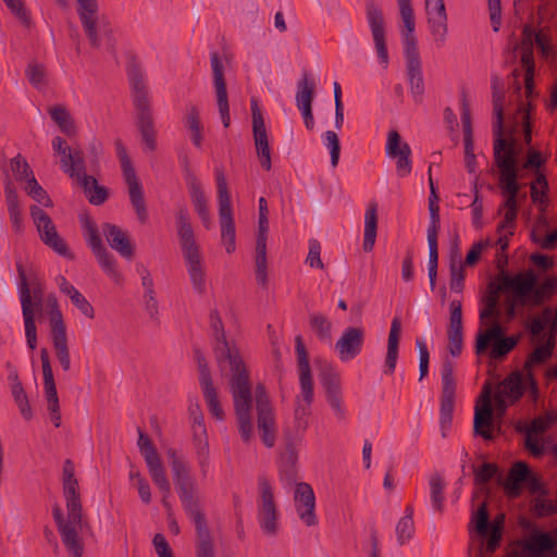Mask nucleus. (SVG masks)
Returning a JSON list of instances; mask_svg holds the SVG:
<instances>
[{
	"label": "nucleus",
	"mask_w": 557,
	"mask_h": 557,
	"mask_svg": "<svg viewBox=\"0 0 557 557\" xmlns=\"http://www.w3.org/2000/svg\"><path fill=\"white\" fill-rule=\"evenodd\" d=\"M209 320L211 333L215 341L213 350L216 362L222 374L230 375L228 385L233 397L238 432L243 442L249 443L253 434L251 420L252 391L249 373L238 348L227 341L224 324L218 310L210 311Z\"/></svg>",
	"instance_id": "nucleus-1"
},
{
	"label": "nucleus",
	"mask_w": 557,
	"mask_h": 557,
	"mask_svg": "<svg viewBox=\"0 0 557 557\" xmlns=\"http://www.w3.org/2000/svg\"><path fill=\"white\" fill-rule=\"evenodd\" d=\"M295 352L299 376L300 393L295 398L293 428L284 430L286 451L282 457L280 466V478L285 486L297 484V451L296 446L300 443L306 430L308 419L311 414L313 401V379L309 363V355L301 335L295 337Z\"/></svg>",
	"instance_id": "nucleus-2"
},
{
	"label": "nucleus",
	"mask_w": 557,
	"mask_h": 557,
	"mask_svg": "<svg viewBox=\"0 0 557 557\" xmlns=\"http://www.w3.org/2000/svg\"><path fill=\"white\" fill-rule=\"evenodd\" d=\"M52 150L60 156V168L71 178L76 180L84 189L88 201L94 206H100L109 197L108 189L98 184L97 180L86 174L85 156L82 149L72 148L61 136H55L51 141Z\"/></svg>",
	"instance_id": "nucleus-3"
},
{
	"label": "nucleus",
	"mask_w": 557,
	"mask_h": 557,
	"mask_svg": "<svg viewBox=\"0 0 557 557\" xmlns=\"http://www.w3.org/2000/svg\"><path fill=\"white\" fill-rule=\"evenodd\" d=\"M182 506L193 520L197 534V557H214L213 540L208 528L205 513L200 509L197 496V483L193 475L181 478L174 482Z\"/></svg>",
	"instance_id": "nucleus-4"
},
{
	"label": "nucleus",
	"mask_w": 557,
	"mask_h": 557,
	"mask_svg": "<svg viewBox=\"0 0 557 557\" xmlns=\"http://www.w3.org/2000/svg\"><path fill=\"white\" fill-rule=\"evenodd\" d=\"M18 273V293L22 306V313L25 326L27 346L34 350L37 346V329L35 324V312L41 311L44 307V285L36 276L28 277L21 261H16Z\"/></svg>",
	"instance_id": "nucleus-5"
},
{
	"label": "nucleus",
	"mask_w": 557,
	"mask_h": 557,
	"mask_svg": "<svg viewBox=\"0 0 557 557\" xmlns=\"http://www.w3.org/2000/svg\"><path fill=\"white\" fill-rule=\"evenodd\" d=\"M128 79L133 92V103L136 111V125L146 147L153 151L157 147L156 129L149 99L145 84V76L139 67L133 65L128 70Z\"/></svg>",
	"instance_id": "nucleus-6"
},
{
	"label": "nucleus",
	"mask_w": 557,
	"mask_h": 557,
	"mask_svg": "<svg viewBox=\"0 0 557 557\" xmlns=\"http://www.w3.org/2000/svg\"><path fill=\"white\" fill-rule=\"evenodd\" d=\"M76 12L89 45L98 49L103 39H111V24L107 16L100 13L98 0H76Z\"/></svg>",
	"instance_id": "nucleus-7"
},
{
	"label": "nucleus",
	"mask_w": 557,
	"mask_h": 557,
	"mask_svg": "<svg viewBox=\"0 0 557 557\" xmlns=\"http://www.w3.org/2000/svg\"><path fill=\"white\" fill-rule=\"evenodd\" d=\"M79 222L87 246L95 255L99 265L111 280H113L116 284H120L123 280V276L117 270L114 256L108 251L102 243L100 230L97 223L88 214L79 215Z\"/></svg>",
	"instance_id": "nucleus-8"
},
{
	"label": "nucleus",
	"mask_w": 557,
	"mask_h": 557,
	"mask_svg": "<svg viewBox=\"0 0 557 557\" xmlns=\"http://www.w3.org/2000/svg\"><path fill=\"white\" fill-rule=\"evenodd\" d=\"M215 181L221 225V240L227 253L235 251V223L231 205V195L222 168H215Z\"/></svg>",
	"instance_id": "nucleus-9"
},
{
	"label": "nucleus",
	"mask_w": 557,
	"mask_h": 557,
	"mask_svg": "<svg viewBox=\"0 0 557 557\" xmlns=\"http://www.w3.org/2000/svg\"><path fill=\"white\" fill-rule=\"evenodd\" d=\"M116 154L121 162L123 176L127 185L131 205L137 215L138 221L145 224L148 221V211L144 197L143 186L136 175L135 169L132 165L131 159L121 139L114 141Z\"/></svg>",
	"instance_id": "nucleus-10"
},
{
	"label": "nucleus",
	"mask_w": 557,
	"mask_h": 557,
	"mask_svg": "<svg viewBox=\"0 0 557 557\" xmlns=\"http://www.w3.org/2000/svg\"><path fill=\"white\" fill-rule=\"evenodd\" d=\"M518 341L516 336H506L499 321H495L492 322L491 327L478 333L475 354L482 355L491 346L490 357L495 360H502L518 345Z\"/></svg>",
	"instance_id": "nucleus-11"
},
{
	"label": "nucleus",
	"mask_w": 557,
	"mask_h": 557,
	"mask_svg": "<svg viewBox=\"0 0 557 557\" xmlns=\"http://www.w3.org/2000/svg\"><path fill=\"white\" fill-rule=\"evenodd\" d=\"M554 424H557V411L546 410L539 414L524 426H517V431L525 435L524 448L534 457L541 458L545 455L544 443L540 436L544 435Z\"/></svg>",
	"instance_id": "nucleus-12"
},
{
	"label": "nucleus",
	"mask_w": 557,
	"mask_h": 557,
	"mask_svg": "<svg viewBox=\"0 0 557 557\" xmlns=\"http://www.w3.org/2000/svg\"><path fill=\"white\" fill-rule=\"evenodd\" d=\"M442 394L440 409V425L442 436L446 437L453 421L455 406L456 381L454 377V364L445 359L442 366Z\"/></svg>",
	"instance_id": "nucleus-13"
},
{
	"label": "nucleus",
	"mask_w": 557,
	"mask_h": 557,
	"mask_svg": "<svg viewBox=\"0 0 557 557\" xmlns=\"http://www.w3.org/2000/svg\"><path fill=\"white\" fill-rule=\"evenodd\" d=\"M258 521L263 532L274 535L277 532V510L272 485L265 475L258 476Z\"/></svg>",
	"instance_id": "nucleus-14"
},
{
	"label": "nucleus",
	"mask_w": 557,
	"mask_h": 557,
	"mask_svg": "<svg viewBox=\"0 0 557 557\" xmlns=\"http://www.w3.org/2000/svg\"><path fill=\"white\" fill-rule=\"evenodd\" d=\"M399 7V14L403 21L401 37L404 44V54L406 59V66L421 64L420 53L417 46V38L414 36V14L411 7V0H397Z\"/></svg>",
	"instance_id": "nucleus-15"
},
{
	"label": "nucleus",
	"mask_w": 557,
	"mask_h": 557,
	"mask_svg": "<svg viewBox=\"0 0 557 557\" xmlns=\"http://www.w3.org/2000/svg\"><path fill=\"white\" fill-rule=\"evenodd\" d=\"M494 136V158L499 169V183L518 182L519 174L513 139L506 140L504 134Z\"/></svg>",
	"instance_id": "nucleus-16"
},
{
	"label": "nucleus",
	"mask_w": 557,
	"mask_h": 557,
	"mask_svg": "<svg viewBox=\"0 0 557 557\" xmlns=\"http://www.w3.org/2000/svg\"><path fill=\"white\" fill-rule=\"evenodd\" d=\"M256 409L261 441L268 448H272L276 441V424L272 406L262 385H258L256 388Z\"/></svg>",
	"instance_id": "nucleus-17"
},
{
	"label": "nucleus",
	"mask_w": 557,
	"mask_h": 557,
	"mask_svg": "<svg viewBox=\"0 0 557 557\" xmlns=\"http://www.w3.org/2000/svg\"><path fill=\"white\" fill-rule=\"evenodd\" d=\"M210 62L212 67L213 86L216 98V106L222 124L227 128L231 124L228 96L224 77V65L216 52L211 53Z\"/></svg>",
	"instance_id": "nucleus-18"
},
{
	"label": "nucleus",
	"mask_w": 557,
	"mask_h": 557,
	"mask_svg": "<svg viewBox=\"0 0 557 557\" xmlns=\"http://www.w3.org/2000/svg\"><path fill=\"white\" fill-rule=\"evenodd\" d=\"M385 153L388 158L396 160L398 176L406 177L411 173V148L406 141L401 140V136L396 129H392L387 134Z\"/></svg>",
	"instance_id": "nucleus-19"
},
{
	"label": "nucleus",
	"mask_w": 557,
	"mask_h": 557,
	"mask_svg": "<svg viewBox=\"0 0 557 557\" xmlns=\"http://www.w3.org/2000/svg\"><path fill=\"white\" fill-rule=\"evenodd\" d=\"M366 11L379 61L386 67L388 64V52L385 42V25L382 10L374 2H368Z\"/></svg>",
	"instance_id": "nucleus-20"
},
{
	"label": "nucleus",
	"mask_w": 557,
	"mask_h": 557,
	"mask_svg": "<svg viewBox=\"0 0 557 557\" xmlns=\"http://www.w3.org/2000/svg\"><path fill=\"white\" fill-rule=\"evenodd\" d=\"M521 549L525 557H557V540L552 533L535 529L521 543Z\"/></svg>",
	"instance_id": "nucleus-21"
},
{
	"label": "nucleus",
	"mask_w": 557,
	"mask_h": 557,
	"mask_svg": "<svg viewBox=\"0 0 557 557\" xmlns=\"http://www.w3.org/2000/svg\"><path fill=\"white\" fill-rule=\"evenodd\" d=\"M425 11L434 41L437 47H443L448 30L444 0H425Z\"/></svg>",
	"instance_id": "nucleus-22"
},
{
	"label": "nucleus",
	"mask_w": 557,
	"mask_h": 557,
	"mask_svg": "<svg viewBox=\"0 0 557 557\" xmlns=\"http://www.w3.org/2000/svg\"><path fill=\"white\" fill-rule=\"evenodd\" d=\"M294 503L299 519L307 525L318 523L315 516V496L310 484L301 482L295 486Z\"/></svg>",
	"instance_id": "nucleus-23"
},
{
	"label": "nucleus",
	"mask_w": 557,
	"mask_h": 557,
	"mask_svg": "<svg viewBox=\"0 0 557 557\" xmlns=\"http://www.w3.org/2000/svg\"><path fill=\"white\" fill-rule=\"evenodd\" d=\"M520 276L531 282L530 290L524 294L531 306H542L557 292V275L547 276L540 286L536 285L537 277L532 270L520 273Z\"/></svg>",
	"instance_id": "nucleus-24"
},
{
	"label": "nucleus",
	"mask_w": 557,
	"mask_h": 557,
	"mask_svg": "<svg viewBox=\"0 0 557 557\" xmlns=\"http://www.w3.org/2000/svg\"><path fill=\"white\" fill-rule=\"evenodd\" d=\"M531 286V282L523 280L520 273L512 276L502 271L494 281L488 283L486 294L499 298L500 293H510L519 298L524 296Z\"/></svg>",
	"instance_id": "nucleus-25"
},
{
	"label": "nucleus",
	"mask_w": 557,
	"mask_h": 557,
	"mask_svg": "<svg viewBox=\"0 0 557 557\" xmlns=\"http://www.w3.org/2000/svg\"><path fill=\"white\" fill-rule=\"evenodd\" d=\"M364 336L366 333L362 327L349 326L345 329L335 344V350L339 359L342 361L355 359L362 350Z\"/></svg>",
	"instance_id": "nucleus-26"
},
{
	"label": "nucleus",
	"mask_w": 557,
	"mask_h": 557,
	"mask_svg": "<svg viewBox=\"0 0 557 557\" xmlns=\"http://www.w3.org/2000/svg\"><path fill=\"white\" fill-rule=\"evenodd\" d=\"M52 516L65 548L73 555V557H82L84 553V545L78 536L77 529L72 525L69 519L67 521L64 520L62 509L59 505H55L52 508Z\"/></svg>",
	"instance_id": "nucleus-27"
},
{
	"label": "nucleus",
	"mask_w": 557,
	"mask_h": 557,
	"mask_svg": "<svg viewBox=\"0 0 557 557\" xmlns=\"http://www.w3.org/2000/svg\"><path fill=\"white\" fill-rule=\"evenodd\" d=\"M493 408L491 404V391L488 385L483 389V401L475 406L473 430L476 435L482 436L486 441L494 438L493 430Z\"/></svg>",
	"instance_id": "nucleus-28"
},
{
	"label": "nucleus",
	"mask_w": 557,
	"mask_h": 557,
	"mask_svg": "<svg viewBox=\"0 0 557 557\" xmlns=\"http://www.w3.org/2000/svg\"><path fill=\"white\" fill-rule=\"evenodd\" d=\"M182 251L191 285L198 294L202 295L206 292V273L199 247Z\"/></svg>",
	"instance_id": "nucleus-29"
},
{
	"label": "nucleus",
	"mask_w": 557,
	"mask_h": 557,
	"mask_svg": "<svg viewBox=\"0 0 557 557\" xmlns=\"http://www.w3.org/2000/svg\"><path fill=\"white\" fill-rule=\"evenodd\" d=\"M40 359L42 367V375H44V388L45 395L48 403V410L50 414L60 412L59 398L54 382V376L50 363V358L48 350L46 348H41L40 350Z\"/></svg>",
	"instance_id": "nucleus-30"
},
{
	"label": "nucleus",
	"mask_w": 557,
	"mask_h": 557,
	"mask_svg": "<svg viewBox=\"0 0 557 557\" xmlns=\"http://www.w3.org/2000/svg\"><path fill=\"white\" fill-rule=\"evenodd\" d=\"M101 231L112 249L117 251L124 258H132L134 248L127 234L117 225L111 223H103Z\"/></svg>",
	"instance_id": "nucleus-31"
},
{
	"label": "nucleus",
	"mask_w": 557,
	"mask_h": 557,
	"mask_svg": "<svg viewBox=\"0 0 557 557\" xmlns=\"http://www.w3.org/2000/svg\"><path fill=\"white\" fill-rule=\"evenodd\" d=\"M472 521L475 523L476 532L480 535L484 536L490 532V539L487 542V550L494 552L495 548L499 545L500 529L497 525L491 527L486 503H483L479 507V509L472 517Z\"/></svg>",
	"instance_id": "nucleus-32"
},
{
	"label": "nucleus",
	"mask_w": 557,
	"mask_h": 557,
	"mask_svg": "<svg viewBox=\"0 0 557 557\" xmlns=\"http://www.w3.org/2000/svg\"><path fill=\"white\" fill-rule=\"evenodd\" d=\"M492 98H493V111L495 115V122L493 123L494 135L504 134V100L505 90L503 87L502 79L498 75H493L491 81Z\"/></svg>",
	"instance_id": "nucleus-33"
},
{
	"label": "nucleus",
	"mask_w": 557,
	"mask_h": 557,
	"mask_svg": "<svg viewBox=\"0 0 557 557\" xmlns=\"http://www.w3.org/2000/svg\"><path fill=\"white\" fill-rule=\"evenodd\" d=\"M175 219L182 250L199 247L196 243L194 231L190 224L189 213L185 206L177 208Z\"/></svg>",
	"instance_id": "nucleus-34"
},
{
	"label": "nucleus",
	"mask_w": 557,
	"mask_h": 557,
	"mask_svg": "<svg viewBox=\"0 0 557 557\" xmlns=\"http://www.w3.org/2000/svg\"><path fill=\"white\" fill-rule=\"evenodd\" d=\"M252 134L260 164L264 170L270 171L272 166L271 150L264 122L258 120V124L252 125Z\"/></svg>",
	"instance_id": "nucleus-35"
},
{
	"label": "nucleus",
	"mask_w": 557,
	"mask_h": 557,
	"mask_svg": "<svg viewBox=\"0 0 557 557\" xmlns=\"http://www.w3.org/2000/svg\"><path fill=\"white\" fill-rule=\"evenodd\" d=\"M401 331V323L399 318H394L391 324V330L387 339V352L384 362V373L392 374L395 371L398 359L399 336Z\"/></svg>",
	"instance_id": "nucleus-36"
},
{
	"label": "nucleus",
	"mask_w": 557,
	"mask_h": 557,
	"mask_svg": "<svg viewBox=\"0 0 557 557\" xmlns=\"http://www.w3.org/2000/svg\"><path fill=\"white\" fill-rule=\"evenodd\" d=\"M531 473L532 471L525 462H516L504 484L507 495L512 498L518 497L521 494V484L528 480Z\"/></svg>",
	"instance_id": "nucleus-37"
},
{
	"label": "nucleus",
	"mask_w": 557,
	"mask_h": 557,
	"mask_svg": "<svg viewBox=\"0 0 557 557\" xmlns=\"http://www.w3.org/2000/svg\"><path fill=\"white\" fill-rule=\"evenodd\" d=\"M525 392V373L511 372L500 384L499 393L511 404L518 401Z\"/></svg>",
	"instance_id": "nucleus-38"
},
{
	"label": "nucleus",
	"mask_w": 557,
	"mask_h": 557,
	"mask_svg": "<svg viewBox=\"0 0 557 557\" xmlns=\"http://www.w3.org/2000/svg\"><path fill=\"white\" fill-rule=\"evenodd\" d=\"M519 196H506V199L500 205L498 209V213L500 214L504 210V218L502 222L497 225V232L500 234L505 228L509 230V235H513V231L516 228V221L519 211Z\"/></svg>",
	"instance_id": "nucleus-39"
},
{
	"label": "nucleus",
	"mask_w": 557,
	"mask_h": 557,
	"mask_svg": "<svg viewBox=\"0 0 557 557\" xmlns=\"http://www.w3.org/2000/svg\"><path fill=\"white\" fill-rule=\"evenodd\" d=\"M377 227V205L372 202L366 210L364 214V235H363V250L372 251Z\"/></svg>",
	"instance_id": "nucleus-40"
},
{
	"label": "nucleus",
	"mask_w": 557,
	"mask_h": 557,
	"mask_svg": "<svg viewBox=\"0 0 557 557\" xmlns=\"http://www.w3.org/2000/svg\"><path fill=\"white\" fill-rule=\"evenodd\" d=\"M55 356L64 371L71 369V356L67 346L66 329L61 331L50 332Z\"/></svg>",
	"instance_id": "nucleus-41"
},
{
	"label": "nucleus",
	"mask_w": 557,
	"mask_h": 557,
	"mask_svg": "<svg viewBox=\"0 0 557 557\" xmlns=\"http://www.w3.org/2000/svg\"><path fill=\"white\" fill-rule=\"evenodd\" d=\"M410 94L416 103H422L425 91L422 64L406 66Z\"/></svg>",
	"instance_id": "nucleus-42"
},
{
	"label": "nucleus",
	"mask_w": 557,
	"mask_h": 557,
	"mask_svg": "<svg viewBox=\"0 0 557 557\" xmlns=\"http://www.w3.org/2000/svg\"><path fill=\"white\" fill-rule=\"evenodd\" d=\"M314 88V82L309 79L308 74L305 73L302 78L297 83L296 104L298 110L312 108Z\"/></svg>",
	"instance_id": "nucleus-43"
},
{
	"label": "nucleus",
	"mask_w": 557,
	"mask_h": 557,
	"mask_svg": "<svg viewBox=\"0 0 557 557\" xmlns=\"http://www.w3.org/2000/svg\"><path fill=\"white\" fill-rule=\"evenodd\" d=\"M414 535L413 508L408 505L405 509V516L400 518L396 525L397 542L400 546L407 544Z\"/></svg>",
	"instance_id": "nucleus-44"
},
{
	"label": "nucleus",
	"mask_w": 557,
	"mask_h": 557,
	"mask_svg": "<svg viewBox=\"0 0 557 557\" xmlns=\"http://www.w3.org/2000/svg\"><path fill=\"white\" fill-rule=\"evenodd\" d=\"M40 239L58 255L67 260H74L75 255L70 250L65 240L59 235L55 225L52 227V231H47L42 234Z\"/></svg>",
	"instance_id": "nucleus-45"
},
{
	"label": "nucleus",
	"mask_w": 557,
	"mask_h": 557,
	"mask_svg": "<svg viewBox=\"0 0 557 557\" xmlns=\"http://www.w3.org/2000/svg\"><path fill=\"white\" fill-rule=\"evenodd\" d=\"M147 463V468L149 470V474L151 476L152 482L158 486L160 492L162 494H165V496L171 495V485L166 478V473L164 470V467L162 465V461L159 458H156L153 460H150Z\"/></svg>",
	"instance_id": "nucleus-46"
},
{
	"label": "nucleus",
	"mask_w": 557,
	"mask_h": 557,
	"mask_svg": "<svg viewBox=\"0 0 557 557\" xmlns=\"http://www.w3.org/2000/svg\"><path fill=\"white\" fill-rule=\"evenodd\" d=\"M49 114L63 134L70 137L76 134L74 121L65 107H52L49 109Z\"/></svg>",
	"instance_id": "nucleus-47"
},
{
	"label": "nucleus",
	"mask_w": 557,
	"mask_h": 557,
	"mask_svg": "<svg viewBox=\"0 0 557 557\" xmlns=\"http://www.w3.org/2000/svg\"><path fill=\"white\" fill-rule=\"evenodd\" d=\"M63 494L66 502L67 518L72 525L76 528L82 523L83 508L79 492L78 490H71L64 491Z\"/></svg>",
	"instance_id": "nucleus-48"
},
{
	"label": "nucleus",
	"mask_w": 557,
	"mask_h": 557,
	"mask_svg": "<svg viewBox=\"0 0 557 557\" xmlns=\"http://www.w3.org/2000/svg\"><path fill=\"white\" fill-rule=\"evenodd\" d=\"M185 125L191 133L193 144L197 148H200L202 145L203 136H202V129H201V124H200L199 110L194 104H190L187 107Z\"/></svg>",
	"instance_id": "nucleus-49"
},
{
	"label": "nucleus",
	"mask_w": 557,
	"mask_h": 557,
	"mask_svg": "<svg viewBox=\"0 0 557 557\" xmlns=\"http://www.w3.org/2000/svg\"><path fill=\"white\" fill-rule=\"evenodd\" d=\"M255 267H256L257 283L262 287H267V285H268L267 243H262V242L256 243Z\"/></svg>",
	"instance_id": "nucleus-50"
},
{
	"label": "nucleus",
	"mask_w": 557,
	"mask_h": 557,
	"mask_svg": "<svg viewBox=\"0 0 557 557\" xmlns=\"http://www.w3.org/2000/svg\"><path fill=\"white\" fill-rule=\"evenodd\" d=\"M25 75L29 84L36 89H42L48 84L46 66L36 61H32L27 64Z\"/></svg>",
	"instance_id": "nucleus-51"
},
{
	"label": "nucleus",
	"mask_w": 557,
	"mask_h": 557,
	"mask_svg": "<svg viewBox=\"0 0 557 557\" xmlns=\"http://www.w3.org/2000/svg\"><path fill=\"white\" fill-rule=\"evenodd\" d=\"M203 398L206 400V404L208 406V409L210 413L216 419V420H224V411L219 400L218 391L214 386V384L206 383L205 387H201Z\"/></svg>",
	"instance_id": "nucleus-52"
},
{
	"label": "nucleus",
	"mask_w": 557,
	"mask_h": 557,
	"mask_svg": "<svg viewBox=\"0 0 557 557\" xmlns=\"http://www.w3.org/2000/svg\"><path fill=\"white\" fill-rule=\"evenodd\" d=\"M309 324L321 341L331 339L332 322L324 314L320 312L311 313Z\"/></svg>",
	"instance_id": "nucleus-53"
},
{
	"label": "nucleus",
	"mask_w": 557,
	"mask_h": 557,
	"mask_svg": "<svg viewBox=\"0 0 557 557\" xmlns=\"http://www.w3.org/2000/svg\"><path fill=\"white\" fill-rule=\"evenodd\" d=\"M47 308L49 309L50 332L65 330L63 314L59 308L58 299L54 295L45 298Z\"/></svg>",
	"instance_id": "nucleus-54"
},
{
	"label": "nucleus",
	"mask_w": 557,
	"mask_h": 557,
	"mask_svg": "<svg viewBox=\"0 0 557 557\" xmlns=\"http://www.w3.org/2000/svg\"><path fill=\"white\" fill-rule=\"evenodd\" d=\"M553 319H554V308L546 306L543 308L540 317H534L530 321L528 329L532 335L539 336L540 334H542L544 332L545 329L550 330Z\"/></svg>",
	"instance_id": "nucleus-55"
},
{
	"label": "nucleus",
	"mask_w": 557,
	"mask_h": 557,
	"mask_svg": "<svg viewBox=\"0 0 557 557\" xmlns=\"http://www.w3.org/2000/svg\"><path fill=\"white\" fill-rule=\"evenodd\" d=\"M25 191L39 205L50 208L53 206L52 200L50 199L47 191L39 185L34 174L29 176L26 181Z\"/></svg>",
	"instance_id": "nucleus-56"
},
{
	"label": "nucleus",
	"mask_w": 557,
	"mask_h": 557,
	"mask_svg": "<svg viewBox=\"0 0 557 557\" xmlns=\"http://www.w3.org/2000/svg\"><path fill=\"white\" fill-rule=\"evenodd\" d=\"M11 393L23 418L30 420L33 418V411L21 381H16L15 384H12Z\"/></svg>",
	"instance_id": "nucleus-57"
},
{
	"label": "nucleus",
	"mask_w": 557,
	"mask_h": 557,
	"mask_svg": "<svg viewBox=\"0 0 557 557\" xmlns=\"http://www.w3.org/2000/svg\"><path fill=\"white\" fill-rule=\"evenodd\" d=\"M484 307L480 311V320L485 323L486 320L492 319L493 322L499 321L500 309L499 298L491 295H485L482 299Z\"/></svg>",
	"instance_id": "nucleus-58"
},
{
	"label": "nucleus",
	"mask_w": 557,
	"mask_h": 557,
	"mask_svg": "<svg viewBox=\"0 0 557 557\" xmlns=\"http://www.w3.org/2000/svg\"><path fill=\"white\" fill-rule=\"evenodd\" d=\"M166 454L170 458V465L174 482L180 480L181 478H187L191 475L188 465L181 456H178L175 449L170 448L168 449Z\"/></svg>",
	"instance_id": "nucleus-59"
},
{
	"label": "nucleus",
	"mask_w": 557,
	"mask_h": 557,
	"mask_svg": "<svg viewBox=\"0 0 557 557\" xmlns=\"http://www.w3.org/2000/svg\"><path fill=\"white\" fill-rule=\"evenodd\" d=\"M166 454L170 458V465L174 482L180 480L181 478H187L191 475L188 465L181 456H178L175 449L170 448L168 449Z\"/></svg>",
	"instance_id": "nucleus-60"
},
{
	"label": "nucleus",
	"mask_w": 557,
	"mask_h": 557,
	"mask_svg": "<svg viewBox=\"0 0 557 557\" xmlns=\"http://www.w3.org/2000/svg\"><path fill=\"white\" fill-rule=\"evenodd\" d=\"M444 487L445 483L440 475H433L430 479L432 506L438 512L444 510Z\"/></svg>",
	"instance_id": "nucleus-61"
},
{
	"label": "nucleus",
	"mask_w": 557,
	"mask_h": 557,
	"mask_svg": "<svg viewBox=\"0 0 557 557\" xmlns=\"http://www.w3.org/2000/svg\"><path fill=\"white\" fill-rule=\"evenodd\" d=\"M189 191H190V198H191V201L194 203L195 211L197 212V214L206 215L207 213H209L210 211H209L207 198L205 196V193H203L200 184L198 182H196V180H193L190 187H189Z\"/></svg>",
	"instance_id": "nucleus-62"
},
{
	"label": "nucleus",
	"mask_w": 557,
	"mask_h": 557,
	"mask_svg": "<svg viewBox=\"0 0 557 557\" xmlns=\"http://www.w3.org/2000/svg\"><path fill=\"white\" fill-rule=\"evenodd\" d=\"M30 215L41 237L47 231H52L54 226L51 218L38 206L30 207Z\"/></svg>",
	"instance_id": "nucleus-63"
},
{
	"label": "nucleus",
	"mask_w": 557,
	"mask_h": 557,
	"mask_svg": "<svg viewBox=\"0 0 557 557\" xmlns=\"http://www.w3.org/2000/svg\"><path fill=\"white\" fill-rule=\"evenodd\" d=\"M545 497L546 496H540L532 502L531 510L536 518H544L557 513V505Z\"/></svg>",
	"instance_id": "nucleus-64"
}]
</instances>
